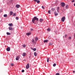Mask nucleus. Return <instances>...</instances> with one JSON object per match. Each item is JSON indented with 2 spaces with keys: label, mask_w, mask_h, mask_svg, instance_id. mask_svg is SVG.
I'll return each mask as SVG.
<instances>
[{
  "label": "nucleus",
  "mask_w": 75,
  "mask_h": 75,
  "mask_svg": "<svg viewBox=\"0 0 75 75\" xmlns=\"http://www.w3.org/2000/svg\"><path fill=\"white\" fill-rule=\"evenodd\" d=\"M35 20L38 21V18H37V17L35 16L32 19V22H33V23H34V21H35Z\"/></svg>",
  "instance_id": "1"
},
{
  "label": "nucleus",
  "mask_w": 75,
  "mask_h": 75,
  "mask_svg": "<svg viewBox=\"0 0 75 75\" xmlns=\"http://www.w3.org/2000/svg\"><path fill=\"white\" fill-rule=\"evenodd\" d=\"M65 17L63 16L61 18V21L62 22H64V21H65Z\"/></svg>",
  "instance_id": "2"
},
{
  "label": "nucleus",
  "mask_w": 75,
  "mask_h": 75,
  "mask_svg": "<svg viewBox=\"0 0 75 75\" xmlns=\"http://www.w3.org/2000/svg\"><path fill=\"white\" fill-rule=\"evenodd\" d=\"M30 68V65L29 64H28L26 65V69H28Z\"/></svg>",
  "instance_id": "3"
},
{
  "label": "nucleus",
  "mask_w": 75,
  "mask_h": 75,
  "mask_svg": "<svg viewBox=\"0 0 75 75\" xmlns=\"http://www.w3.org/2000/svg\"><path fill=\"white\" fill-rule=\"evenodd\" d=\"M6 50L7 51H10V47H8L6 48Z\"/></svg>",
  "instance_id": "4"
},
{
  "label": "nucleus",
  "mask_w": 75,
  "mask_h": 75,
  "mask_svg": "<svg viewBox=\"0 0 75 75\" xmlns=\"http://www.w3.org/2000/svg\"><path fill=\"white\" fill-rule=\"evenodd\" d=\"M61 5L62 7H64L65 6V4L64 3L62 2L61 3Z\"/></svg>",
  "instance_id": "5"
},
{
  "label": "nucleus",
  "mask_w": 75,
  "mask_h": 75,
  "mask_svg": "<svg viewBox=\"0 0 75 75\" xmlns=\"http://www.w3.org/2000/svg\"><path fill=\"white\" fill-rule=\"evenodd\" d=\"M35 1H36L37 3H40V1L38 0H34Z\"/></svg>",
  "instance_id": "6"
},
{
  "label": "nucleus",
  "mask_w": 75,
  "mask_h": 75,
  "mask_svg": "<svg viewBox=\"0 0 75 75\" xmlns=\"http://www.w3.org/2000/svg\"><path fill=\"white\" fill-rule=\"evenodd\" d=\"M16 8H20V6L19 5H16Z\"/></svg>",
  "instance_id": "7"
},
{
  "label": "nucleus",
  "mask_w": 75,
  "mask_h": 75,
  "mask_svg": "<svg viewBox=\"0 0 75 75\" xmlns=\"http://www.w3.org/2000/svg\"><path fill=\"white\" fill-rule=\"evenodd\" d=\"M13 25V23H9L8 24V25H9L10 27H12Z\"/></svg>",
  "instance_id": "8"
},
{
  "label": "nucleus",
  "mask_w": 75,
  "mask_h": 75,
  "mask_svg": "<svg viewBox=\"0 0 75 75\" xmlns=\"http://www.w3.org/2000/svg\"><path fill=\"white\" fill-rule=\"evenodd\" d=\"M8 29L9 30H13V28L11 27H9Z\"/></svg>",
  "instance_id": "9"
},
{
  "label": "nucleus",
  "mask_w": 75,
  "mask_h": 75,
  "mask_svg": "<svg viewBox=\"0 0 75 75\" xmlns=\"http://www.w3.org/2000/svg\"><path fill=\"white\" fill-rule=\"evenodd\" d=\"M31 49H32V50H33L34 51H35L37 50V49H36V48H31Z\"/></svg>",
  "instance_id": "10"
},
{
  "label": "nucleus",
  "mask_w": 75,
  "mask_h": 75,
  "mask_svg": "<svg viewBox=\"0 0 75 75\" xmlns=\"http://www.w3.org/2000/svg\"><path fill=\"white\" fill-rule=\"evenodd\" d=\"M26 35H27L28 36H29L30 35H31V33H26Z\"/></svg>",
  "instance_id": "11"
},
{
  "label": "nucleus",
  "mask_w": 75,
  "mask_h": 75,
  "mask_svg": "<svg viewBox=\"0 0 75 75\" xmlns=\"http://www.w3.org/2000/svg\"><path fill=\"white\" fill-rule=\"evenodd\" d=\"M26 54V53L25 52L23 53L22 54V55L23 56V57H25V55Z\"/></svg>",
  "instance_id": "12"
},
{
  "label": "nucleus",
  "mask_w": 75,
  "mask_h": 75,
  "mask_svg": "<svg viewBox=\"0 0 75 75\" xmlns=\"http://www.w3.org/2000/svg\"><path fill=\"white\" fill-rule=\"evenodd\" d=\"M16 61H18V60H19V57L17 56V57H16Z\"/></svg>",
  "instance_id": "13"
},
{
  "label": "nucleus",
  "mask_w": 75,
  "mask_h": 75,
  "mask_svg": "<svg viewBox=\"0 0 75 75\" xmlns=\"http://www.w3.org/2000/svg\"><path fill=\"white\" fill-rule=\"evenodd\" d=\"M31 42L32 43H33V44H34V43H35V41L33 39H32Z\"/></svg>",
  "instance_id": "14"
},
{
  "label": "nucleus",
  "mask_w": 75,
  "mask_h": 75,
  "mask_svg": "<svg viewBox=\"0 0 75 75\" xmlns=\"http://www.w3.org/2000/svg\"><path fill=\"white\" fill-rule=\"evenodd\" d=\"M34 55L35 57H37V54L36 52H35L34 53Z\"/></svg>",
  "instance_id": "15"
},
{
  "label": "nucleus",
  "mask_w": 75,
  "mask_h": 75,
  "mask_svg": "<svg viewBox=\"0 0 75 75\" xmlns=\"http://www.w3.org/2000/svg\"><path fill=\"white\" fill-rule=\"evenodd\" d=\"M57 13H58L59 11V7H57Z\"/></svg>",
  "instance_id": "16"
},
{
  "label": "nucleus",
  "mask_w": 75,
  "mask_h": 75,
  "mask_svg": "<svg viewBox=\"0 0 75 75\" xmlns=\"http://www.w3.org/2000/svg\"><path fill=\"white\" fill-rule=\"evenodd\" d=\"M48 14H51V11L50 10H48Z\"/></svg>",
  "instance_id": "17"
},
{
  "label": "nucleus",
  "mask_w": 75,
  "mask_h": 75,
  "mask_svg": "<svg viewBox=\"0 0 75 75\" xmlns=\"http://www.w3.org/2000/svg\"><path fill=\"white\" fill-rule=\"evenodd\" d=\"M35 41H37L38 40V38L37 37H36L35 39Z\"/></svg>",
  "instance_id": "18"
},
{
  "label": "nucleus",
  "mask_w": 75,
  "mask_h": 75,
  "mask_svg": "<svg viewBox=\"0 0 75 75\" xmlns=\"http://www.w3.org/2000/svg\"><path fill=\"white\" fill-rule=\"evenodd\" d=\"M13 12L12 11H10V15L11 16L12 14H13Z\"/></svg>",
  "instance_id": "19"
},
{
  "label": "nucleus",
  "mask_w": 75,
  "mask_h": 75,
  "mask_svg": "<svg viewBox=\"0 0 75 75\" xmlns=\"http://www.w3.org/2000/svg\"><path fill=\"white\" fill-rule=\"evenodd\" d=\"M4 17H7V14H5L4 15Z\"/></svg>",
  "instance_id": "20"
},
{
  "label": "nucleus",
  "mask_w": 75,
  "mask_h": 75,
  "mask_svg": "<svg viewBox=\"0 0 75 75\" xmlns=\"http://www.w3.org/2000/svg\"><path fill=\"white\" fill-rule=\"evenodd\" d=\"M48 40H44V42H48Z\"/></svg>",
  "instance_id": "21"
},
{
  "label": "nucleus",
  "mask_w": 75,
  "mask_h": 75,
  "mask_svg": "<svg viewBox=\"0 0 75 75\" xmlns=\"http://www.w3.org/2000/svg\"><path fill=\"white\" fill-rule=\"evenodd\" d=\"M6 34L7 35H10L11 34V33H10L8 32H7L6 33Z\"/></svg>",
  "instance_id": "22"
},
{
  "label": "nucleus",
  "mask_w": 75,
  "mask_h": 75,
  "mask_svg": "<svg viewBox=\"0 0 75 75\" xmlns=\"http://www.w3.org/2000/svg\"><path fill=\"white\" fill-rule=\"evenodd\" d=\"M49 59H50V58H47V62H49Z\"/></svg>",
  "instance_id": "23"
},
{
  "label": "nucleus",
  "mask_w": 75,
  "mask_h": 75,
  "mask_svg": "<svg viewBox=\"0 0 75 75\" xmlns=\"http://www.w3.org/2000/svg\"><path fill=\"white\" fill-rule=\"evenodd\" d=\"M51 30V29H50V28H48L47 29V31H50Z\"/></svg>",
  "instance_id": "24"
},
{
  "label": "nucleus",
  "mask_w": 75,
  "mask_h": 75,
  "mask_svg": "<svg viewBox=\"0 0 75 75\" xmlns=\"http://www.w3.org/2000/svg\"><path fill=\"white\" fill-rule=\"evenodd\" d=\"M22 46L23 47V48H25L26 45H23Z\"/></svg>",
  "instance_id": "25"
},
{
  "label": "nucleus",
  "mask_w": 75,
  "mask_h": 75,
  "mask_svg": "<svg viewBox=\"0 0 75 75\" xmlns=\"http://www.w3.org/2000/svg\"><path fill=\"white\" fill-rule=\"evenodd\" d=\"M66 9H67V8H68V5H67L66 6Z\"/></svg>",
  "instance_id": "26"
},
{
  "label": "nucleus",
  "mask_w": 75,
  "mask_h": 75,
  "mask_svg": "<svg viewBox=\"0 0 75 75\" xmlns=\"http://www.w3.org/2000/svg\"><path fill=\"white\" fill-rule=\"evenodd\" d=\"M53 44V43L50 42L49 43V45H52Z\"/></svg>",
  "instance_id": "27"
},
{
  "label": "nucleus",
  "mask_w": 75,
  "mask_h": 75,
  "mask_svg": "<svg viewBox=\"0 0 75 75\" xmlns=\"http://www.w3.org/2000/svg\"><path fill=\"white\" fill-rule=\"evenodd\" d=\"M16 13H15L13 14V16H16Z\"/></svg>",
  "instance_id": "28"
},
{
  "label": "nucleus",
  "mask_w": 75,
  "mask_h": 75,
  "mask_svg": "<svg viewBox=\"0 0 75 75\" xmlns=\"http://www.w3.org/2000/svg\"><path fill=\"white\" fill-rule=\"evenodd\" d=\"M51 10H52V11H55V9H54V8H52L51 9Z\"/></svg>",
  "instance_id": "29"
},
{
  "label": "nucleus",
  "mask_w": 75,
  "mask_h": 75,
  "mask_svg": "<svg viewBox=\"0 0 75 75\" xmlns=\"http://www.w3.org/2000/svg\"><path fill=\"white\" fill-rule=\"evenodd\" d=\"M16 20H18V17H16Z\"/></svg>",
  "instance_id": "30"
},
{
  "label": "nucleus",
  "mask_w": 75,
  "mask_h": 75,
  "mask_svg": "<svg viewBox=\"0 0 75 75\" xmlns=\"http://www.w3.org/2000/svg\"><path fill=\"white\" fill-rule=\"evenodd\" d=\"M43 21V20L42 19H40V22H41V21Z\"/></svg>",
  "instance_id": "31"
},
{
  "label": "nucleus",
  "mask_w": 75,
  "mask_h": 75,
  "mask_svg": "<svg viewBox=\"0 0 75 75\" xmlns=\"http://www.w3.org/2000/svg\"><path fill=\"white\" fill-rule=\"evenodd\" d=\"M53 66L54 67H55V66H56V64L54 63V64H53Z\"/></svg>",
  "instance_id": "32"
},
{
  "label": "nucleus",
  "mask_w": 75,
  "mask_h": 75,
  "mask_svg": "<svg viewBox=\"0 0 75 75\" xmlns=\"http://www.w3.org/2000/svg\"><path fill=\"white\" fill-rule=\"evenodd\" d=\"M11 65L12 66H14V64H11Z\"/></svg>",
  "instance_id": "33"
},
{
  "label": "nucleus",
  "mask_w": 75,
  "mask_h": 75,
  "mask_svg": "<svg viewBox=\"0 0 75 75\" xmlns=\"http://www.w3.org/2000/svg\"><path fill=\"white\" fill-rule=\"evenodd\" d=\"M54 14H55V15L56 16H57V15H58V13H55Z\"/></svg>",
  "instance_id": "34"
},
{
  "label": "nucleus",
  "mask_w": 75,
  "mask_h": 75,
  "mask_svg": "<svg viewBox=\"0 0 75 75\" xmlns=\"http://www.w3.org/2000/svg\"><path fill=\"white\" fill-rule=\"evenodd\" d=\"M42 8L43 9H45L44 7V6H42Z\"/></svg>",
  "instance_id": "35"
},
{
  "label": "nucleus",
  "mask_w": 75,
  "mask_h": 75,
  "mask_svg": "<svg viewBox=\"0 0 75 75\" xmlns=\"http://www.w3.org/2000/svg\"><path fill=\"white\" fill-rule=\"evenodd\" d=\"M56 75H59V74L58 73H56Z\"/></svg>",
  "instance_id": "36"
},
{
  "label": "nucleus",
  "mask_w": 75,
  "mask_h": 75,
  "mask_svg": "<svg viewBox=\"0 0 75 75\" xmlns=\"http://www.w3.org/2000/svg\"><path fill=\"white\" fill-rule=\"evenodd\" d=\"M72 2V3H74V2H75V0H73L72 1H71Z\"/></svg>",
  "instance_id": "37"
},
{
  "label": "nucleus",
  "mask_w": 75,
  "mask_h": 75,
  "mask_svg": "<svg viewBox=\"0 0 75 75\" xmlns=\"http://www.w3.org/2000/svg\"><path fill=\"white\" fill-rule=\"evenodd\" d=\"M69 40H70V39H71V37H69Z\"/></svg>",
  "instance_id": "38"
},
{
  "label": "nucleus",
  "mask_w": 75,
  "mask_h": 75,
  "mask_svg": "<svg viewBox=\"0 0 75 75\" xmlns=\"http://www.w3.org/2000/svg\"><path fill=\"white\" fill-rule=\"evenodd\" d=\"M24 72V70H22V72Z\"/></svg>",
  "instance_id": "39"
},
{
  "label": "nucleus",
  "mask_w": 75,
  "mask_h": 75,
  "mask_svg": "<svg viewBox=\"0 0 75 75\" xmlns=\"http://www.w3.org/2000/svg\"><path fill=\"white\" fill-rule=\"evenodd\" d=\"M33 29H30V30H31V31H32V30H33Z\"/></svg>",
  "instance_id": "40"
},
{
  "label": "nucleus",
  "mask_w": 75,
  "mask_h": 75,
  "mask_svg": "<svg viewBox=\"0 0 75 75\" xmlns=\"http://www.w3.org/2000/svg\"><path fill=\"white\" fill-rule=\"evenodd\" d=\"M67 35H65V37H67Z\"/></svg>",
  "instance_id": "41"
},
{
  "label": "nucleus",
  "mask_w": 75,
  "mask_h": 75,
  "mask_svg": "<svg viewBox=\"0 0 75 75\" xmlns=\"http://www.w3.org/2000/svg\"><path fill=\"white\" fill-rule=\"evenodd\" d=\"M73 73H75V71H73Z\"/></svg>",
  "instance_id": "42"
},
{
  "label": "nucleus",
  "mask_w": 75,
  "mask_h": 75,
  "mask_svg": "<svg viewBox=\"0 0 75 75\" xmlns=\"http://www.w3.org/2000/svg\"><path fill=\"white\" fill-rule=\"evenodd\" d=\"M74 6H75V4H74Z\"/></svg>",
  "instance_id": "43"
},
{
  "label": "nucleus",
  "mask_w": 75,
  "mask_h": 75,
  "mask_svg": "<svg viewBox=\"0 0 75 75\" xmlns=\"http://www.w3.org/2000/svg\"><path fill=\"white\" fill-rule=\"evenodd\" d=\"M55 13H57V12H56V11H55Z\"/></svg>",
  "instance_id": "44"
},
{
  "label": "nucleus",
  "mask_w": 75,
  "mask_h": 75,
  "mask_svg": "<svg viewBox=\"0 0 75 75\" xmlns=\"http://www.w3.org/2000/svg\"><path fill=\"white\" fill-rule=\"evenodd\" d=\"M74 37L75 38V35H74Z\"/></svg>",
  "instance_id": "45"
}]
</instances>
